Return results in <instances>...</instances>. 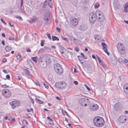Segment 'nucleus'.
<instances>
[{
    "instance_id": "obj_1",
    "label": "nucleus",
    "mask_w": 128,
    "mask_h": 128,
    "mask_svg": "<svg viewBox=\"0 0 128 128\" xmlns=\"http://www.w3.org/2000/svg\"><path fill=\"white\" fill-rule=\"evenodd\" d=\"M94 123L96 126L98 127H102L104 126V121L102 118L98 117L94 119Z\"/></svg>"
},
{
    "instance_id": "obj_2",
    "label": "nucleus",
    "mask_w": 128,
    "mask_h": 128,
    "mask_svg": "<svg viewBox=\"0 0 128 128\" xmlns=\"http://www.w3.org/2000/svg\"><path fill=\"white\" fill-rule=\"evenodd\" d=\"M117 48L118 52L122 55H124L125 53V47L121 42L118 43L117 46Z\"/></svg>"
},
{
    "instance_id": "obj_3",
    "label": "nucleus",
    "mask_w": 128,
    "mask_h": 128,
    "mask_svg": "<svg viewBox=\"0 0 128 128\" xmlns=\"http://www.w3.org/2000/svg\"><path fill=\"white\" fill-rule=\"evenodd\" d=\"M66 83L64 81L56 83L55 84V87L58 89L62 90L65 88L67 86Z\"/></svg>"
},
{
    "instance_id": "obj_4",
    "label": "nucleus",
    "mask_w": 128,
    "mask_h": 128,
    "mask_svg": "<svg viewBox=\"0 0 128 128\" xmlns=\"http://www.w3.org/2000/svg\"><path fill=\"white\" fill-rule=\"evenodd\" d=\"M55 71L58 74H61L63 72V70L61 65L59 63H56L54 66Z\"/></svg>"
},
{
    "instance_id": "obj_5",
    "label": "nucleus",
    "mask_w": 128,
    "mask_h": 128,
    "mask_svg": "<svg viewBox=\"0 0 128 128\" xmlns=\"http://www.w3.org/2000/svg\"><path fill=\"white\" fill-rule=\"evenodd\" d=\"M89 18L90 22L92 23H94L96 21V15L94 12H92L90 14Z\"/></svg>"
},
{
    "instance_id": "obj_6",
    "label": "nucleus",
    "mask_w": 128,
    "mask_h": 128,
    "mask_svg": "<svg viewBox=\"0 0 128 128\" xmlns=\"http://www.w3.org/2000/svg\"><path fill=\"white\" fill-rule=\"evenodd\" d=\"M41 57L45 62L46 64H50L51 61L50 58L48 54L44 55Z\"/></svg>"
},
{
    "instance_id": "obj_7",
    "label": "nucleus",
    "mask_w": 128,
    "mask_h": 128,
    "mask_svg": "<svg viewBox=\"0 0 128 128\" xmlns=\"http://www.w3.org/2000/svg\"><path fill=\"white\" fill-rule=\"evenodd\" d=\"M98 106L97 104H92L89 105V108L91 111H93L97 110L98 109Z\"/></svg>"
},
{
    "instance_id": "obj_8",
    "label": "nucleus",
    "mask_w": 128,
    "mask_h": 128,
    "mask_svg": "<svg viewBox=\"0 0 128 128\" xmlns=\"http://www.w3.org/2000/svg\"><path fill=\"white\" fill-rule=\"evenodd\" d=\"M3 95L7 98L11 96V94L10 90L8 89H3L2 90Z\"/></svg>"
},
{
    "instance_id": "obj_9",
    "label": "nucleus",
    "mask_w": 128,
    "mask_h": 128,
    "mask_svg": "<svg viewBox=\"0 0 128 128\" xmlns=\"http://www.w3.org/2000/svg\"><path fill=\"white\" fill-rule=\"evenodd\" d=\"M10 104L13 109H14L16 107L19 106L20 104L19 102L16 100L12 101L10 102Z\"/></svg>"
},
{
    "instance_id": "obj_10",
    "label": "nucleus",
    "mask_w": 128,
    "mask_h": 128,
    "mask_svg": "<svg viewBox=\"0 0 128 128\" xmlns=\"http://www.w3.org/2000/svg\"><path fill=\"white\" fill-rule=\"evenodd\" d=\"M38 62L40 66L43 68H44L46 66L47 64H45L44 62L45 61L42 59V58L40 57L39 58Z\"/></svg>"
},
{
    "instance_id": "obj_11",
    "label": "nucleus",
    "mask_w": 128,
    "mask_h": 128,
    "mask_svg": "<svg viewBox=\"0 0 128 128\" xmlns=\"http://www.w3.org/2000/svg\"><path fill=\"white\" fill-rule=\"evenodd\" d=\"M88 99L84 98H82L80 99L79 100L80 104L82 106H84V104L85 102H87Z\"/></svg>"
},
{
    "instance_id": "obj_12",
    "label": "nucleus",
    "mask_w": 128,
    "mask_h": 128,
    "mask_svg": "<svg viewBox=\"0 0 128 128\" xmlns=\"http://www.w3.org/2000/svg\"><path fill=\"white\" fill-rule=\"evenodd\" d=\"M30 20H28L30 23L35 22L38 20V18L35 16L34 15L32 18H30Z\"/></svg>"
},
{
    "instance_id": "obj_13",
    "label": "nucleus",
    "mask_w": 128,
    "mask_h": 128,
    "mask_svg": "<svg viewBox=\"0 0 128 128\" xmlns=\"http://www.w3.org/2000/svg\"><path fill=\"white\" fill-rule=\"evenodd\" d=\"M78 21L77 19L74 18L73 19H70V24L72 26H75L78 23Z\"/></svg>"
},
{
    "instance_id": "obj_14",
    "label": "nucleus",
    "mask_w": 128,
    "mask_h": 128,
    "mask_svg": "<svg viewBox=\"0 0 128 128\" xmlns=\"http://www.w3.org/2000/svg\"><path fill=\"white\" fill-rule=\"evenodd\" d=\"M99 17H98V21H103L104 20V17L102 13H99L98 14Z\"/></svg>"
},
{
    "instance_id": "obj_15",
    "label": "nucleus",
    "mask_w": 128,
    "mask_h": 128,
    "mask_svg": "<svg viewBox=\"0 0 128 128\" xmlns=\"http://www.w3.org/2000/svg\"><path fill=\"white\" fill-rule=\"evenodd\" d=\"M120 102H118L114 106V109L115 110H117L120 109Z\"/></svg>"
},
{
    "instance_id": "obj_16",
    "label": "nucleus",
    "mask_w": 128,
    "mask_h": 128,
    "mask_svg": "<svg viewBox=\"0 0 128 128\" xmlns=\"http://www.w3.org/2000/svg\"><path fill=\"white\" fill-rule=\"evenodd\" d=\"M126 120V117L124 116H120L119 118V120L120 122L123 123Z\"/></svg>"
},
{
    "instance_id": "obj_17",
    "label": "nucleus",
    "mask_w": 128,
    "mask_h": 128,
    "mask_svg": "<svg viewBox=\"0 0 128 128\" xmlns=\"http://www.w3.org/2000/svg\"><path fill=\"white\" fill-rule=\"evenodd\" d=\"M124 92L128 95V84H126L124 86Z\"/></svg>"
},
{
    "instance_id": "obj_18",
    "label": "nucleus",
    "mask_w": 128,
    "mask_h": 128,
    "mask_svg": "<svg viewBox=\"0 0 128 128\" xmlns=\"http://www.w3.org/2000/svg\"><path fill=\"white\" fill-rule=\"evenodd\" d=\"M49 15L47 14H45L44 16V20L46 22H47L48 20Z\"/></svg>"
},
{
    "instance_id": "obj_19",
    "label": "nucleus",
    "mask_w": 128,
    "mask_h": 128,
    "mask_svg": "<svg viewBox=\"0 0 128 128\" xmlns=\"http://www.w3.org/2000/svg\"><path fill=\"white\" fill-rule=\"evenodd\" d=\"M124 11L125 12H128V3L126 4V6L124 7Z\"/></svg>"
},
{
    "instance_id": "obj_20",
    "label": "nucleus",
    "mask_w": 128,
    "mask_h": 128,
    "mask_svg": "<svg viewBox=\"0 0 128 128\" xmlns=\"http://www.w3.org/2000/svg\"><path fill=\"white\" fill-rule=\"evenodd\" d=\"M52 40L53 41L56 40L58 41L59 40V39L58 38V37L56 36H52Z\"/></svg>"
},
{
    "instance_id": "obj_21",
    "label": "nucleus",
    "mask_w": 128,
    "mask_h": 128,
    "mask_svg": "<svg viewBox=\"0 0 128 128\" xmlns=\"http://www.w3.org/2000/svg\"><path fill=\"white\" fill-rule=\"evenodd\" d=\"M79 29L81 30H86V27L84 25H81L80 26Z\"/></svg>"
},
{
    "instance_id": "obj_22",
    "label": "nucleus",
    "mask_w": 128,
    "mask_h": 128,
    "mask_svg": "<svg viewBox=\"0 0 128 128\" xmlns=\"http://www.w3.org/2000/svg\"><path fill=\"white\" fill-rule=\"evenodd\" d=\"M31 59L32 60L35 62H36L38 58L37 56H35L34 57H32L31 58Z\"/></svg>"
},
{
    "instance_id": "obj_23",
    "label": "nucleus",
    "mask_w": 128,
    "mask_h": 128,
    "mask_svg": "<svg viewBox=\"0 0 128 128\" xmlns=\"http://www.w3.org/2000/svg\"><path fill=\"white\" fill-rule=\"evenodd\" d=\"M24 72H25L26 74L28 75H30V72L28 70L26 69H24Z\"/></svg>"
},
{
    "instance_id": "obj_24",
    "label": "nucleus",
    "mask_w": 128,
    "mask_h": 128,
    "mask_svg": "<svg viewBox=\"0 0 128 128\" xmlns=\"http://www.w3.org/2000/svg\"><path fill=\"white\" fill-rule=\"evenodd\" d=\"M5 49L6 51L8 52L11 49V48L8 46H6Z\"/></svg>"
},
{
    "instance_id": "obj_25",
    "label": "nucleus",
    "mask_w": 128,
    "mask_h": 128,
    "mask_svg": "<svg viewBox=\"0 0 128 128\" xmlns=\"http://www.w3.org/2000/svg\"><path fill=\"white\" fill-rule=\"evenodd\" d=\"M35 100H36V102H38V103L39 104H42L44 102H43L41 100L38 99L36 98Z\"/></svg>"
},
{
    "instance_id": "obj_26",
    "label": "nucleus",
    "mask_w": 128,
    "mask_h": 128,
    "mask_svg": "<svg viewBox=\"0 0 128 128\" xmlns=\"http://www.w3.org/2000/svg\"><path fill=\"white\" fill-rule=\"evenodd\" d=\"M18 60H20L21 59V56L18 53L16 56Z\"/></svg>"
},
{
    "instance_id": "obj_27",
    "label": "nucleus",
    "mask_w": 128,
    "mask_h": 128,
    "mask_svg": "<svg viewBox=\"0 0 128 128\" xmlns=\"http://www.w3.org/2000/svg\"><path fill=\"white\" fill-rule=\"evenodd\" d=\"M22 123L25 125H27L28 124L27 122L25 120H23L22 121Z\"/></svg>"
},
{
    "instance_id": "obj_28",
    "label": "nucleus",
    "mask_w": 128,
    "mask_h": 128,
    "mask_svg": "<svg viewBox=\"0 0 128 128\" xmlns=\"http://www.w3.org/2000/svg\"><path fill=\"white\" fill-rule=\"evenodd\" d=\"M44 49L42 48H41L40 50L38 52V54H39L40 52H43L44 51Z\"/></svg>"
},
{
    "instance_id": "obj_29",
    "label": "nucleus",
    "mask_w": 128,
    "mask_h": 128,
    "mask_svg": "<svg viewBox=\"0 0 128 128\" xmlns=\"http://www.w3.org/2000/svg\"><path fill=\"white\" fill-rule=\"evenodd\" d=\"M62 114L64 115H65L66 114L68 116H69V115L68 114L67 112L65 111H62Z\"/></svg>"
},
{
    "instance_id": "obj_30",
    "label": "nucleus",
    "mask_w": 128,
    "mask_h": 128,
    "mask_svg": "<svg viewBox=\"0 0 128 128\" xmlns=\"http://www.w3.org/2000/svg\"><path fill=\"white\" fill-rule=\"evenodd\" d=\"M101 45L103 47V48H106L107 46L106 44L104 42H102L101 43Z\"/></svg>"
},
{
    "instance_id": "obj_31",
    "label": "nucleus",
    "mask_w": 128,
    "mask_h": 128,
    "mask_svg": "<svg viewBox=\"0 0 128 128\" xmlns=\"http://www.w3.org/2000/svg\"><path fill=\"white\" fill-rule=\"evenodd\" d=\"M80 55H81V56L82 57H83V59H85L87 58L84 55V54L83 53H81L80 54Z\"/></svg>"
},
{
    "instance_id": "obj_32",
    "label": "nucleus",
    "mask_w": 128,
    "mask_h": 128,
    "mask_svg": "<svg viewBox=\"0 0 128 128\" xmlns=\"http://www.w3.org/2000/svg\"><path fill=\"white\" fill-rule=\"evenodd\" d=\"M89 1V0H82V3L84 4L88 2Z\"/></svg>"
},
{
    "instance_id": "obj_33",
    "label": "nucleus",
    "mask_w": 128,
    "mask_h": 128,
    "mask_svg": "<svg viewBox=\"0 0 128 128\" xmlns=\"http://www.w3.org/2000/svg\"><path fill=\"white\" fill-rule=\"evenodd\" d=\"M125 48L126 50H128V42L126 43L125 44Z\"/></svg>"
},
{
    "instance_id": "obj_34",
    "label": "nucleus",
    "mask_w": 128,
    "mask_h": 128,
    "mask_svg": "<svg viewBox=\"0 0 128 128\" xmlns=\"http://www.w3.org/2000/svg\"><path fill=\"white\" fill-rule=\"evenodd\" d=\"M46 35L49 39L50 40H51L52 39L50 37V34H47Z\"/></svg>"
},
{
    "instance_id": "obj_35",
    "label": "nucleus",
    "mask_w": 128,
    "mask_h": 128,
    "mask_svg": "<svg viewBox=\"0 0 128 128\" xmlns=\"http://www.w3.org/2000/svg\"><path fill=\"white\" fill-rule=\"evenodd\" d=\"M15 16L16 18H18V19H19L20 20H22V19L21 17L19 16H18L17 15H16Z\"/></svg>"
},
{
    "instance_id": "obj_36",
    "label": "nucleus",
    "mask_w": 128,
    "mask_h": 128,
    "mask_svg": "<svg viewBox=\"0 0 128 128\" xmlns=\"http://www.w3.org/2000/svg\"><path fill=\"white\" fill-rule=\"evenodd\" d=\"M118 60L119 62L120 63H122L123 62V60L122 58H118Z\"/></svg>"
},
{
    "instance_id": "obj_37",
    "label": "nucleus",
    "mask_w": 128,
    "mask_h": 128,
    "mask_svg": "<svg viewBox=\"0 0 128 128\" xmlns=\"http://www.w3.org/2000/svg\"><path fill=\"white\" fill-rule=\"evenodd\" d=\"M44 40H42L41 41V43H40V45L42 46H44Z\"/></svg>"
},
{
    "instance_id": "obj_38",
    "label": "nucleus",
    "mask_w": 128,
    "mask_h": 128,
    "mask_svg": "<svg viewBox=\"0 0 128 128\" xmlns=\"http://www.w3.org/2000/svg\"><path fill=\"white\" fill-rule=\"evenodd\" d=\"M78 58L80 62V61L82 60V58L80 56H78Z\"/></svg>"
},
{
    "instance_id": "obj_39",
    "label": "nucleus",
    "mask_w": 128,
    "mask_h": 128,
    "mask_svg": "<svg viewBox=\"0 0 128 128\" xmlns=\"http://www.w3.org/2000/svg\"><path fill=\"white\" fill-rule=\"evenodd\" d=\"M85 86L86 87V88L87 89V90L89 91H90V89L88 87V86H87V85L85 84H84Z\"/></svg>"
},
{
    "instance_id": "obj_40",
    "label": "nucleus",
    "mask_w": 128,
    "mask_h": 128,
    "mask_svg": "<svg viewBox=\"0 0 128 128\" xmlns=\"http://www.w3.org/2000/svg\"><path fill=\"white\" fill-rule=\"evenodd\" d=\"M51 3H50L48 4V6L50 8H52V2H50Z\"/></svg>"
},
{
    "instance_id": "obj_41",
    "label": "nucleus",
    "mask_w": 128,
    "mask_h": 128,
    "mask_svg": "<svg viewBox=\"0 0 128 128\" xmlns=\"http://www.w3.org/2000/svg\"><path fill=\"white\" fill-rule=\"evenodd\" d=\"M0 20L1 22L3 23L4 24H6V23L4 22V20L2 18H1L0 19Z\"/></svg>"
},
{
    "instance_id": "obj_42",
    "label": "nucleus",
    "mask_w": 128,
    "mask_h": 128,
    "mask_svg": "<svg viewBox=\"0 0 128 128\" xmlns=\"http://www.w3.org/2000/svg\"><path fill=\"white\" fill-rule=\"evenodd\" d=\"M8 39L10 40H15V39L14 38L12 37H9Z\"/></svg>"
},
{
    "instance_id": "obj_43",
    "label": "nucleus",
    "mask_w": 128,
    "mask_h": 128,
    "mask_svg": "<svg viewBox=\"0 0 128 128\" xmlns=\"http://www.w3.org/2000/svg\"><path fill=\"white\" fill-rule=\"evenodd\" d=\"M62 39L63 40H66V41H67V39L66 38H64V37H63V36H62Z\"/></svg>"
},
{
    "instance_id": "obj_44",
    "label": "nucleus",
    "mask_w": 128,
    "mask_h": 128,
    "mask_svg": "<svg viewBox=\"0 0 128 128\" xmlns=\"http://www.w3.org/2000/svg\"><path fill=\"white\" fill-rule=\"evenodd\" d=\"M75 50L77 52H78L79 51V48L77 47H75L74 48Z\"/></svg>"
},
{
    "instance_id": "obj_45",
    "label": "nucleus",
    "mask_w": 128,
    "mask_h": 128,
    "mask_svg": "<svg viewBox=\"0 0 128 128\" xmlns=\"http://www.w3.org/2000/svg\"><path fill=\"white\" fill-rule=\"evenodd\" d=\"M26 116H27L28 117H29V118H30V115H31V116L32 115V114H26Z\"/></svg>"
},
{
    "instance_id": "obj_46",
    "label": "nucleus",
    "mask_w": 128,
    "mask_h": 128,
    "mask_svg": "<svg viewBox=\"0 0 128 128\" xmlns=\"http://www.w3.org/2000/svg\"><path fill=\"white\" fill-rule=\"evenodd\" d=\"M70 39L73 41H74V40H75V38L72 36L70 37Z\"/></svg>"
},
{
    "instance_id": "obj_47",
    "label": "nucleus",
    "mask_w": 128,
    "mask_h": 128,
    "mask_svg": "<svg viewBox=\"0 0 128 128\" xmlns=\"http://www.w3.org/2000/svg\"><path fill=\"white\" fill-rule=\"evenodd\" d=\"M78 40L75 39V40H74L73 42L75 44H77L78 42Z\"/></svg>"
},
{
    "instance_id": "obj_48",
    "label": "nucleus",
    "mask_w": 128,
    "mask_h": 128,
    "mask_svg": "<svg viewBox=\"0 0 128 128\" xmlns=\"http://www.w3.org/2000/svg\"><path fill=\"white\" fill-rule=\"evenodd\" d=\"M96 58L98 60H102L100 58L97 56H96Z\"/></svg>"
},
{
    "instance_id": "obj_49",
    "label": "nucleus",
    "mask_w": 128,
    "mask_h": 128,
    "mask_svg": "<svg viewBox=\"0 0 128 128\" xmlns=\"http://www.w3.org/2000/svg\"><path fill=\"white\" fill-rule=\"evenodd\" d=\"M47 118L51 121H53V120L52 118H51L50 117L48 116Z\"/></svg>"
},
{
    "instance_id": "obj_50",
    "label": "nucleus",
    "mask_w": 128,
    "mask_h": 128,
    "mask_svg": "<svg viewBox=\"0 0 128 128\" xmlns=\"http://www.w3.org/2000/svg\"><path fill=\"white\" fill-rule=\"evenodd\" d=\"M103 49L104 50L105 52L108 51L106 48H103Z\"/></svg>"
},
{
    "instance_id": "obj_51",
    "label": "nucleus",
    "mask_w": 128,
    "mask_h": 128,
    "mask_svg": "<svg viewBox=\"0 0 128 128\" xmlns=\"http://www.w3.org/2000/svg\"><path fill=\"white\" fill-rule=\"evenodd\" d=\"M74 83L76 85H78V82L76 81H74Z\"/></svg>"
},
{
    "instance_id": "obj_52",
    "label": "nucleus",
    "mask_w": 128,
    "mask_h": 128,
    "mask_svg": "<svg viewBox=\"0 0 128 128\" xmlns=\"http://www.w3.org/2000/svg\"><path fill=\"white\" fill-rule=\"evenodd\" d=\"M2 71L6 74L8 73V72H7V71L6 70H5V69L3 70H2Z\"/></svg>"
},
{
    "instance_id": "obj_53",
    "label": "nucleus",
    "mask_w": 128,
    "mask_h": 128,
    "mask_svg": "<svg viewBox=\"0 0 128 128\" xmlns=\"http://www.w3.org/2000/svg\"><path fill=\"white\" fill-rule=\"evenodd\" d=\"M56 30L58 32H59L60 31V28L58 27H56Z\"/></svg>"
},
{
    "instance_id": "obj_54",
    "label": "nucleus",
    "mask_w": 128,
    "mask_h": 128,
    "mask_svg": "<svg viewBox=\"0 0 128 128\" xmlns=\"http://www.w3.org/2000/svg\"><path fill=\"white\" fill-rule=\"evenodd\" d=\"M6 78L8 79H9L10 78V75L8 74L6 75Z\"/></svg>"
},
{
    "instance_id": "obj_55",
    "label": "nucleus",
    "mask_w": 128,
    "mask_h": 128,
    "mask_svg": "<svg viewBox=\"0 0 128 128\" xmlns=\"http://www.w3.org/2000/svg\"><path fill=\"white\" fill-rule=\"evenodd\" d=\"M56 99L58 100H61V99H60V97H59L58 96H56Z\"/></svg>"
},
{
    "instance_id": "obj_56",
    "label": "nucleus",
    "mask_w": 128,
    "mask_h": 128,
    "mask_svg": "<svg viewBox=\"0 0 128 128\" xmlns=\"http://www.w3.org/2000/svg\"><path fill=\"white\" fill-rule=\"evenodd\" d=\"M21 0V3H20V6L21 7H22L23 4V0Z\"/></svg>"
},
{
    "instance_id": "obj_57",
    "label": "nucleus",
    "mask_w": 128,
    "mask_h": 128,
    "mask_svg": "<svg viewBox=\"0 0 128 128\" xmlns=\"http://www.w3.org/2000/svg\"><path fill=\"white\" fill-rule=\"evenodd\" d=\"M44 87L47 89H48V86L46 84L44 85Z\"/></svg>"
},
{
    "instance_id": "obj_58",
    "label": "nucleus",
    "mask_w": 128,
    "mask_h": 128,
    "mask_svg": "<svg viewBox=\"0 0 128 128\" xmlns=\"http://www.w3.org/2000/svg\"><path fill=\"white\" fill-rule=\"evenodd\" d=\"M26 51L27 52H31V50L29 48L26 49Z\"/></svg>"
},
{
    "instance_id": "obj_59",
    "label": "nucleus",
    "mask_w": 128,
    "mask_h": 128,
    "mask_svg": "<svg viewBox=\"0 0 128 128\" xmlns=\"http://www.w3.org/2000/svg\"><path fill=\"white\" fill-rule=\"evenodd\" d=\"M124 62L126 63L128 62V60L126 59H125L124 60Z\"/></svg>"
},
{
    "instance_id": "obj_60",
    "label": "nucleus",
    "mask_w": 128,
    "mask_h": 128,
    "mask_svg": "<svg viewBox=\"0 0 128 128\" xmlns=\"http://www.w3.org/2000/svg\"><path fill=\"white\" fill-rule=\"evenodd\" d=\"M114 62V65H116V64H117V62H116V60L115 61H113L112 62V63H113V62Z\"/></svg>"
},
{
    "instance_id": "obj_61",
    "label": "nucleus",
    "mask_w": 128,
    "mask_h": 128,
    "mask_svg": "<svg viewBox=\"0 0 128 128\" xmlns=\"http://www.w3.org/2000/svg\"><path fill=\"white\" fill-rule=\"evenodd\" d=\"M49 123L51 125H53L54 124V123L53 122V121H52L51 122H48V123Z\"/></svg>"
},
{
    "instance_id": "obj_62",
    "label": "nucleus",
    "mask_w": 128,
    "mask_h": 128,
    "mask_svg": "<svg viewBox=\"0 0 128 128\" xmlns=\"http://www.w3.org/2000/svg\"><path fill=\"white\" fill-rule=\"evenodd\" d=\"M30 99H31V102L33 104H34V101L33 100V99L32 98H30Z\"/></svg>"
},
{
    "instance_id": "obj_63",
    "label": "nucleus",
    "mask_w": 128,
    "mask_h": 128,
    "mask_svg": "<svg viewBox=\"0 0 128 128\" xmlns=\"http://www.w3.org/2000/svg\"><path fill=\"white\" fill-rule=\"evenodd\" d=\"M2 36L3 37H6V35L4 33H2Z\"/></svg>"
},
{
    "instance_id": "obj_64",
    "label": "nucleus",
    "mask_w": 128,
    "mask_h": 128,
    "mask_svg": "<svg viewBox=\"0 0 128 128\" xmlns=\"http://www.w3.org/2000/svg\"><path fill=\"white\" fill-rule=\"evenodd\" d=\"M92 57L93 58H94V59H95L96 58L95 56L93 55H92Z\"/></svg>"
}]
</instances>
